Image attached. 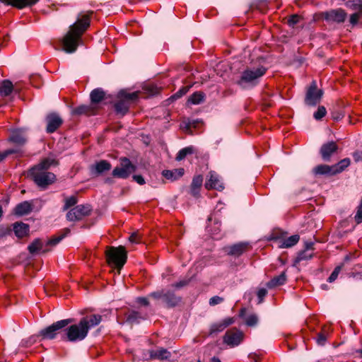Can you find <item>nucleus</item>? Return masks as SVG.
<instances>
[{
	"instance_id": "a878e982",
	"label": "nucleus",
	"mask_w": 362,
	"mask_h": 362,
	"mask_svg": "<svg viewBox=\"0 0 362 362\" xmlns=\"http://www.w3.org/2000/svg\"><path fill=\"white\" fill-rule=\"evenodd\" d=\"M163 301L166 304L168 308L175 307L180 301V298L177 297L173 292L165 291Z\"/></svg>"
},
{
	"instance_id": "c03bdc74",
	"label": "nucleus",
	"mask_w": 362,
	"mask_h": 362,
	"mask_svg": "<svg viewBox=\"0 0 362 362\" xmlns=\"http://www.w3.org/2000/svg\"><path fill=\"white\" fill-rule=\"evenodd\" d=\"M191 86H186L182 87L178 91H177L173 95L171 96V98L173 100H177L183 95H185L190 89Z\"/></svg>"
},
{
	"instance_id": "aec40b11",
	"label": "nucleus",
	"mask_w": 362,
	"mask_h": 362,
	"mask_svg": "<svg viewBox=\"0 0 362 362\" xmlns=\"http://www.w3.org/2000/svg\"><path fill=\"white\" fill-rule=\"evenodd\" d=\"M8 141L18 146L16 148H19L21 150V146H23L26 143L27 139L22 131L14 130L11 132V136L8 138Z\"/></svg>"
},
{
	"instance_id": "6ab92c4d",
	"label": "nucleus",
	"mask_w": 362,
	"mask_h": 362,
	"mask_svg": "<svg viewBox=\"0 0 362 362\" xmlns=\"http://www.w3.org/2000/svg\"><path fill=\"white\" fill-rule=\"evenodd\" d=\"M234 322L233 317H227L222 322L214 323L211 325L209 329V335L221 332L224 330L228 326Z\"/></svg>"
},
{
	"instance_id": "f8f14e48",
	"label": "nucleus",
	"mask_w": 362,
	"mask_h": 362,
	"mask_svg": "<svg viewBox=\"0 0 362 362\" xmlns=\"http://www.w3.org/2000/svg\"><path fill=\"white\" fill-rule=\"evenodd\" d=\"M328 22L343 23L346 17V13L341 8L332 9L320 14Z\"/></svg>"
},
{
	"instance_id": "7ed1b4c3",
	"label": "nucleus",
	"mask_w": 362,
	"mask_h": 362,
	"mask_svg": "<svg viewBox=\"0 0 362 362\" xmlns=\"http://www.w3.org/2000/svg\"><path fill=\"white\" fill-rule=\"evenodd\" d=\"M92 13L93 11H90L83 15L81 18H78L76 22L70 26L69 30L64 36L62 42L65 52L71 53L76 50L82 35L90 25Z\"/></svg>"
},
{
	"instance_id": "864d4df0",
	"label": "nucleus",
	"mask_w": 362,
	"mask_h": 362,
	"mask_svg": "<svg viewBox=\"0 0 362 362\" xmlns=\"http://www.w3.org/2000/svg\"><path fill=\"white\" fill-rule=\"evenodd\" d=\"M224 299L220 296H215L209 299V305L214 306L223 302Z\"/></svg>"
},
{
	"instance_id": "603ef678",
	"label": "nucleus",
	"mask_w": 362,
	"mask_h": 362,
	"mask_svg": "<svg viewBox=\"0 0 362 362\" xmlns=\"http://www.w3.org/2000/svg\"><path fill=\"white\" fill-rule=\"evenodd\" d=\"M129 240L132 243H136V244L139 243L141 240V235H140L139 233L134 232V233H132V235L129 238Z\"/></svg>"
},
{
	"instance_id": "a19ab883",
	"label": "nucleus",
	"mask_w": 362,
	"mask_h": 362,
	"mask_svg": "<svg viewBox=\"0 0 362 362\" xmlns=\"http://www.w3.org/2000/svg\"><path fill=\"white\" fill-rule=\"evenodd\" d=\"M313 252H308V251H301L298 254V256L296 258L295 263H299L300 262L303 260H308L313 257Z\"/></svg>"
},
{
	"instance_id": "cd10ccee",
	"label": "nucleus",
	"mask_w": 362,
	"mask_h": 362,
	"mask_svg": "<svg viewBox=\"0 0 362 362\" xmlns=\"http://www.w3.org/2000/svg\"><path fill=\"white\" fill-rule=\"evenodd\" d=\"M184 172L185 170L183 168H178L173 170H164L162 172V175L168 180H176L184 175Z\"/></svg>"
},
{
	"instance_id": "6e6552de",
	"label": "nucleus",
	"mask_w": 362,
	"mask_h": 362,
	"mask_svg": "<svg viewBox=\"0 0 362 362\" xmlns=\"http://www.w3.org/2000/svg\"><path fill=\"white\" fill-rule=\"evenodd\" d=\"M119 161V166L114 168L112 175L114 177L127 179L136 170V166L126 157L121 158Z\"/></svg>"
},
{
	"instance_id": "423d86ee",
	"label": "nucleus",
	"mask_w": 362,
	"mask_h": 362,
	"mask_svg": "<svg viewBox=\"0 0 362 362\" xmlns=\"http://www.w3.org/2000/svg\"><path fill=\"white\" fill-rule=\"evenodd\" d=\"M105 254L108 264L117 268L119 271L127 262V252L124 246L109 247Z\"/></svg>"
},
{
	"instance_id": "774afa93",
	"label": "nucleus",
	"mask_w": 362,
	"mask_h": 362,
	"mask_svg": "<svg viewBox=\"0 0 362 362\" xmlns=\"http://www.w3.org/2000/svg\"><path fill=\"white\" fill-rule=\"evenodd\" d=\"M49 250V249L45 248V249L42 250V252L45 253V252H48Z\"/></svg>"
},
{
	"instance_id": "dca6fc26",
	"label": "nucleus",
	"mask_w": 362,
	"mask_h": 362,
	"mask_svg": "<svg viewBox=\"0 0 362 362\" xmlns=\"http://www.w3.org/2000/svg\"><path fill=\"white\" fill-rule=\"evenodd\" d=\"M47 133H54L62 124L63 120L61 117L57 113L49 114L46 117Z\"/></svg>"
},
{
	"instance_id": "72a5a7b5",
	"label": "nucleus",
	"mask_w": 362,
	"mask_h": 362,
	"mask_svg": "<svg viewBox=\"0 0 362 362\" xmlns=\"http://www.w3.org/2000/svg\"><path fill=\"white\" fill-rule=\"evenodd\" d=\"M351 163L349 158H344L341 160L337 164L332 165L334 173L337 174L344 171Z\"/></svg>"
},
{
	"instance_id": "13d9d810",
	"label": "nucleus",
	"mask_w": 362,
	"mask_h": 362,
	"mask_svg": "<svg viewBox=\"0 0 362 362\" xmlns=\"http://www.w3.org/2000/svg\"><path fill=\"white\" fill-rule=\"evenodd\" d=\"M188 283H189V280L183 279V280H181V281L173 284L172 286L176 288H180L182 287L187 286L188 284Z\"/></svg>"
},
{
	"instance_id": "6e6d98bb",
	"label": "nucleus",
	"mask_w": 362,
	"mask_h": 362,
	"mask_svg": "<svg viewBox=\"0 0 362 362\" xmlns=\"http://www.w3.org/2000/svg\"><path fill=\"white\" fill-rule=\"evenodd\" d=\"M300 17L298 15H292L288 19V23L290 26H294L299 22Z\"/></svg>"
},
{
	"instance_id": "3c124183",
	"label": "nucleus",
	"mask_w": 362,
	"mask_h": 362,
	"mask_svg": "<svg viewBox=\"0 0 362 362\" xmlns=\"http://www.w3.org/2000/svg\"><path fill=\"white\" fill-rule=\"evenodd\" d=\"M331 115H332V118L334 120L339 121L344 117V114L340 110H335L332 111Z\"/></svg>"
},
{
	"instance_id": "ea45409f",
	"label": "nucleus",
	"mask_w": 362,
	"mask_h": 362,
	"mask_svg": "<svg viewBox=\"0 0 362 362\" xmlns=\"http://www.w3.org/2000/svg\"><path fill=\"white\" fill-rule=\"evenodd\" d=\"M328 337V328L327 327H324L322 329V331L318 333L317 337V342L320 345H324L327 341Z\"/></svg>"
},
{
	"instance_id": "2f4dec72",
	"label": "nucleus",
	"mask_w": 362,
	"mask_h": 362,
	"mask_svg": "<svg viewBox=\"0 0 362 362\" xmlns=\"http://www.w3.org/2000/svg\"><path fill=\"white\" fill-rule=\"evenodd\" d=\"M13 90V86L9 80H4L0 84V95L8 96Z\"/></svg>"
},
{
	"instance_id": "680f3d73",
	"label": "nucleus",
	"mask_w": 362,
	"mask_h": 362,
	"mask_svg": "<svg viewBox=\"0 0 362 362\" xmlns=\"http://www.w3.org/2000/svg\"><path fill=\"white\" fill-rule=\"evenodd\" d=\"M199 122L198 120H193V121H192V122H189L187 124L186 127H187V129H190L191 127H194V128H195V127H197V124H198V123H199Z\"/></svg>"
},
{
	"instance_id": "a18cd8bd",
	"label": "nucleus",
	"mask_w": 362,
	"mask_h": 362,
	"mask_svg": "<svg viewBox=\"0 0 362 362\" xmlns=\"http://www.w3.org/2000/svg\"><path fill=\"white\" fill-rule=\"evenodd\" d=\"M326 108L324 106H320L317 110L314 113L313 117L316 120H320L326 115Z\"/></svg>"
},
{
	"instance_id": "09e8293b",
	"label": "nucleus",
	"mask_w": 362,
	"mask_h": 362,
	"mask_svg": "<svg viewBox=\"0 0 362 362\" xmlns=\"http://www.w3.org/2000/svg\"><path fill=\"white\" fill-rule=\"evenodd\" d=\"M362 18V13H354L353 14L351 15L350 16V19H349V21H350V23L352 25H356L359 20Z\"/></svg>"
},
{
	"instance_id": "f257e3e1",
	"label": "nucleus",
	"mask_w": 362,
	"mask_h": 362,
	"mask_svg": "<svg viewBox=\"0 0 362 362\" xmlns=\"http://www.w3.org/2000/svg\"><path fill=\"white\" fill-rule=\"evenodd\" d=\"M102 321L100 315H90L82 317L79 322L65 327L61 335L63 341L78 342L83 340L88 335L90 329L98 325Z\"/></svg>"
},
{
	"instance_id": "c9c22d12",
	"label": "nucleus",
	"mask_w": 362,
	"mask_h": 362,
	"mask_svg": "<svg viewBox=\"0 0 362 362\" xmlns=\"http://www.w3.org/2000/svg\"><path fill=\"white\" fill-rule=\"evenodd\" d=\"M205 94L203 92L197 91L194 93L188 99V102L193 105H198L204 100Z\"/></svg>"
},
{
	"instance_id": "4be33fe9",
	"label": "nucleus",
	"mask_w": 362,
	"mask_h": 362,
	"mask_svg": "<svg viewBox=\"0 0 362 362\" xmlns=\"http://www.w3.org/2000/svg\"><path fill=\"white\" fill-rule=\"evenodd\" d=\"M149 356L151 359L169 360L171 353L165 348H158L156 350L149 351Z\"/></svg>"
},
{
	"instance_id": "5701e85b",
	"label": "nucleus",
	"mask_w": 362,
	"mask_h": 362,
	"mask_svg": "<svg viewBox=\"0 0 362 362\" xmlns=\"http://www.w3.org/2000/svg\"><path fill=\"white\" fill-rule=\"evenodd\" d=\"M203 177L201 175L194 176L190 185V194L194 197H199L200 188L202 186Z\"/></svg>"
},
{
	"instance_id": "39448f33",
	"label": "nucleus",
	"mask_w": 362,
	"mask_h": 362,
	"mask_svg": "<svg viewBox=\"0 0 362 362\" xmlns=\"http://www.w3.org/2000/svg\"><path fill=\"white\" fill-rule=\"evenodd\" d=\"M266 71L267 69L263 66L247 68L242 73L237 83L243 88L254 86L258 83V80L266 74Z\"/></svg>"
},
{
	"instance_id": "4468645a",
	"label": "nucleus",
	"mask_w": 362,
	"mask_h": 362,
	"mask_svg": "<svg viewBox=\"0 0 362 362\" xmlns=\"http://www.w3.org/2000/svg\"><path fill=\"white\" fill-rule=\"evenodd\" d=\"M207 177L208 179L204 185L207 189H214L218 191H222L224 189L223 183L216 173L210 171Z\"/></svg>"
},
{
	"instance_id": "4d7b16f0",
	"label": "nucleus",
	"mask_w": 362,
	"mask_h": 362,
	"mask_svg": "<svg viewBox=\"0 0 362 362\" xmlns=\"http://www.w3.org/2000/svg\"><path fill=\"white\" fill-rule=\"evenodd\" d=\"M165 291H158L155 292H152L149 294V296L154 299H162L164 296Z\"/></svg>"
},
{
	"instance_id": "412c9836",
	"label": "nucleus",
	"mask_w": 362,
	"mask_h": 362,
	"mask_svg": "<svg viewBox=\"0 0 362 362\" xmlns=\"http://www.w3.org/2000/svg\"><path fill=\"white\" fill-rule=\"evenodd\" d=\"M2 3L12 6L18 9L35 4L39 0H0Z\"/></svg>"
},
{
	"instance_id": "f704fd0d",
	"label": "nucleus",
	"mask_w": 362,
	"mask_h": 362,
	"mask_svg": "<svg viewBox=\"0 0 362 362\" xmlns=\"http://www.w3.org/2000/svg\"><path fill=\"white\" fill-rule=\"evenodd\" d=\"M43 243L39 238L34 240L28 247L29 252L34 255L42 250Z\"/></svg>"
},
{
	"instance_id": "bb28decb",
	"label": "nucleus",
	"mask_w": 362,
	"mask_h": 362,
	"mask_svg": "<svg viewBox=\"0 0 362 362\" xmlns=\"http://www.w3.org/2000/svg\"><path fill=\"white\" fill-rule=\"evenodd\" d=\"M13 231L18 238H22L28 235L29 226L26 223L16 222L13 224Z\"/></svg>"
},
{
	"instance_id": "bf43d9fd",
	"label": "nucleus",
	"mask_w": 362,
	"mask_h": 362,
	"mask_svg": "<svg viewBox=\"0 0 362 362\" xmlns=\"http://www.w3.org/2000/svg\"><path fill=\"white\" fill-rule=\"evenodd\" d=\"M136 302L145 306L149 305V301L146 297H139L136 298Z\"/></svg>"
},
{
	"instance_id": "e433bc0d",
	"label": "nucleus",
	"mask_w": 362,
	"mask_h": 362,
	"mask_svg": "<svg viewBox=\"0 0 362 362\" xmlns=\"http://www.w3.org/2000/svg\"><path fill=\"white\" fill-rule=\"evenodd\" d=\"M346 6L356 11L355 13H362V0H349L346 1Z\"/></svg>"
},
{
	"instance_id": "e2e57ef3",
	"label": "nucleus",
	"mask_w": 362,
	"mask_h": 362,
	"mask_svg": "<svg viewBox=\"0 0 362 362\" xmlns=\"http://www.w3.org/2000/svg\"><path fill=\"white\" fill-rule=\"evenodd\" d=\"M313 243H308L305 245V250L304 251H308V252H313Z\"/></svg>"
},
{
	"instance_id": "9d476101",
	"label": "nucleus",
	"mask_w": 362,
	"mask_h": 362,
	"mask_svg": "<svg viewBox=\"0 0 362 362\" xmlns=\"http://www.w3.org/2000/svg\"><path fill=\"white\" fill-rule=\"evenodd\" d=\"M92 207L89 204H80L71 208L66 214V219L69 221H79L89 216Z\"/></svg>"
},
{
	"instance_id": "2eb2a0df",
	"label": "nucleus",
	"mask_w": 362,
	"mask_h": 362,
	"mask_svg": "<svg viewBox=\"0 0 362 362\" xmlns=\"http://www.w3.org/2000/svg\"><path fill=\"white\" fill-rule=\"evenodd\" d=\"M98 111V105L90 103L89 105H81L72 109L71 114L77 116H90L96 115Z\"/></svg>"
},
{
	"instance_id": "de8ad7c7",
	"label": "nucleus",
	"mask_w": 362,
	"mask_h": 362,
	"mask_svg": "<svg viewBox=\"0 0 362 362\" xmlns=\"http://www.w3.org/2000/svg\"><path fill=\"white\" fill-rule=\"evenodd\" d=\"M354 219L357 224L362 222V199L359 206L357 207V211L354 216Z\"/></svg>"
},
{
	"instance_id": "58836bf2",
	"label": "nucleus",
	"mask_w": 362,
	"mask_h": 362,
	"mask_svg": "<svg viewBox=\"0 0 362 362\" xmlns=\"http://www.w3.org/2000/svg\"><path fill=\"white\" fill-rule=\"evenodd\" d=\"M64 202V204L62 207V211H67L69 209L74 206L78 202V199L76 196L73 195L69 197H65Z\"/></svg>"
},
{
	"instance_id": "338daca9",
	"label": "nucleus",
	"mask_w": 362,
	"mask_h": 362,
	"mask_svg": "<svg viewBox=\"0 0 362 362\" xmlns=\"http://www.w3.org/2000/svg\"><path fill=\"white\" fill-rule=\"evenodd\" d=\"M211 362H221V360L216 357V356H214L211 359Z\"/></svg>"
},
{
	"instance_id": "5fc2aeb1",
	"label": "nucleus",
	"mask_w": 362,
	"mask_h": 362,
	"mask_svg": "<svg viewBox=\"0 0 362 362\" xmlns=\"http://www.w3.org/2000/svg\"><path fill=\"white\" fill-rule=\"evenodd\" d=\"M267 289L262 288H260L257 291V297L259 298V302L258 303H262L263 300H264V298L267 296Z\"/></svg>"
},
{
	"instance_id": "393cba45",
	"label": "nucleus",
	"mask_w": 362,
	"mask_h": 362,
	"mask_svg": "<svg viewBox=\"0 0 362 362\" xmlns=\"http://www.w3.org/2000/svg\"><path fill=\"white\" fill-rule=\"evenodd\" d=\"M111 169V164L105 160H100L94 165H92L90 170L93 173L99 175Z\"/></svg>"
},
{
	"instance_id": "69168bd1",
	"label": "nucleus",
	"mask_w": 362,
	"mask_h": 362,
	"mask_svg": "<svg viewBox=\"0 0 362 362\" xmlns=\"http://www.w3.org/2000/svg\"><path fill=\"white\" fill-rule=\"evenodd\" d=\"M246 312V309L245 308H241L240 310V317H243L244 315H245V313Z\"/></svg>"
},
{
	"instance_id": "f03ea898",
	"label": "nucleus",
	"mask_w": 362,
	"mask_h": 362,
	"mask_svg": "<svg viewBox=\"0 0 362 362\" xmlns=\"http://www.w3.org/2000/svg\"><path fill=\"white\" fill-rule=\"evenodd\" d=\"M58 165V161L54 158H46L38 164L32 167L28 171V177L31 179L40 189H45L48 186L55 182L56 175L48 170L51 166Z\"/></svg>"
},
{
	"instance_id": "49530a36",
	"label": "nucleus",
	"mask_w": 362,
	"mask_h": 362,
	"mask_svg": "<svg viewBox=\"0 0 362 362\" xmlns=\"http://www.w3.org/2000/svg\"><path fill=\"white\" fill-rule=\"evenodd\" d=\"M258 317L256 314H251L245 319V323L247 326L252 327L257 324Z\"/></svg>"
},
{
	"instance_id": "c85d7f7f",
	"label": "nucleus",
	"mask_w": 362,
	"mask_h": 362,
	"mask_svg": "<svg viewBox=\"0 0 362 362\" xmlns=\"http://www.w3.org/2000/svg\"><path fill=\"white\" fill-rule=\"evenodd\" d=\"M105 93L102 88L93 90L90 94V103L98 105L105 98Z\"/></svg>"
},
{
	"instance_id": "8fccbe9b",
	"label": "nucleus",
	"mask_w": 362,
	"mask_h": 362,
	"mask_svg": "<svg viewBox=\"0 0 362 362\" xmlns=\"http://www.w3.org/2000/svg\"><path fill=\"white\" fill-rule=\"evenodd\" d=\"M64 236H57V237H52L50 238L46 243V247L48 246H55L57 244H58L62 239Z\"/></svg>"
},
{
	"instance_id": "9b49d317",
	"label": "nucleus",
	"mask_w": 362,
	"mask_h": 362,
	"mask_svg": "<svg viewBox=\"0 0 362 362\" xmlns=\"http://www.w3.org/2000/svg\"><path fill=\"white\" fill-rule=\"evenodd\" d=\"M272 239L279 240V247L288 248L297 244L299 241L300 237L298 235H293L286 238L284 233L278 231L272 233Z\"/></svg>"
},
{
	"instance_id": "b1692460",
	"label": "nucleus",
	"mask_w": 362,
	"mask_h": 362,
	"mask_svg": "<svg viewBox=\"0 0 362 362\" xmlns=\"http://www.w3.org/2000/svg\"><path fill=\"white\" fill-rule=\"evenodd\" d=\"M32 210L33 204L28 201H24L16 205L14 211L16 215L23 216L28 214Z\"/></svg>"
},
{
	"instance_id": "4c0bfd02",
	"label": "nucleus",
	"mask_w": 362,
	"mask_h": 362,
	"mask_svg": "<svg viewBox=\"0 0 362 362\" xmlns=\"http://www.w3.org/2000/svg\"><path fill=\"white\" fill-rule=\"evenodd\" d=\"M194 153V147L187 146L182 148L178 151L176 155L175 159L177 161H181L185 158L187 155L192 154Z\"/></svg>"
},
{
	"instance_id": "1a4fd4ad",
	"label": "nucleus",
	"mask_w": 362,
	"mask_h": 362,
	"mask_svg": "<svg viewBox=\"0 0 362 362\" xmlns=\"http://www.w3.org/2000/svg\"><path fill=\"white\" fill-rule=\"evenodd\" d=\"M322 95L323 91L317 88L316 81H313L307 88L304 103L308 106H315L320 102Z\"/></svg>"
},
{
	"instance_id": "0eeeda50",
	"label": "nucleus",
	"mask_w": 362,
	"mask_h": 362,
	"mask_svg": "<svg viewBox=\"0 0 362 362\" xmlns=\"http://www.w3.org/2000/svg\"><path fill=\"white\" fill-rule=\"evenodd\" d=\"M74 321L73 319H64L54 322L47 327L42 329L40 332V336L43 339H54L57 335L62 332V330L66 327L69 324Z\"/></svg>"
},
{
	"instance_id": "c756f323",
	"label": "nucleus",
	"mask_w": 362,
	"mask_h": 362,
	"mask_svg": "<svg viewBox=\"0 0 362 362\" xmlns=\"http://www.w3.org/2000/svg\"><path fill=\"white\" fill-rule=\"evenodd\" d=\"M286 281V272H283L280 275L274 276L272 279L267 283L269 288H272L279 286L284 285Z\"/></svg>"
},
{
	"instance_id": "79ce46f5",
	"label": "nucleus",
	"mask_w": 362,
	"mask_h": 362,
	"mask_svg": "<svg viewBox=\"0 0 362 362\" xmlns=\"http://www.w3.org/2000/svg\"><path fill=\"white\" fill-rule=\"evenodd\" d=\"M22 151L19 148H14L11 149H7L3 152L0 153V162L4 160L8 155L13 153H22Z\"/></svg>"
},
{
	"instance_id": "473e14b6",
	"label": "nucleus",
	"mask_w": 362,
	"mask_h": 362,
	"mask_svg": "<svg viewBox=\"0 0 362 362\" xmlns=\"http://www.w3.org/2000/svg\"><path fill=\"white\" fill-rule=\"evenodd\" d=\"M144 319L145 317H143L139 312L135 310H132L127 315V322L130 324L139 323L140 320Z\"/></svg>"
},
{
	"instance_id": "0e129e2a",
	"label": "nucleus",
	"mask_w": 362,
	"mask_h": 362,
	"mask_svg": "<svg viewBox=\"0 0 362 362\" xmlns=\"http://www.w3.org/2000/svg\"><path fill=\"white\" fill-rule=\"evenodd\" d=\"M350 276H352L353 278L357 279H362V273H361V272L351 273L350 274Z\"/></svg>"
},
{
	"instance_id": "ddd939ff",
	"label": "nucleus",
	"mask_w": 362,
	"mask_h": 362,
	"mask_svg": "<svg viewBox=\"0 0 362 362\" xmlns=\"http://www.w3.org/2000/svg\"><path fill=\"white\" fill-rule=\"evenodd\" d=\"M243 339V334L237 329L228 330L223 337L224 343L230 346H238Z\"/></svg>"
},
{
	"instance_id": "37998d69",
	"label": "nucleus",
	"mask_w": 362,
	"mask_h": 362,
	"mask_svg": "<svg viewBox=\"0 0 362 362\" xmlns=\"http://www.w3.org/2000/svg\"><path fill=\"white\" fill-rule=\"evenodd\" d=\"M343 266H344V264H341V265L337 266L334 268V271L332 272V274H330V276L327 279V281L328 282L332 283L333 281H334L337 279V277L339 276V274L340 273V272L342 269Z\"/></svg>"
},
{
	"instance_id": "052dcab7",
	"label": "nucleus",
	"mask_w": 362,
	"mask_h": 362,
	"mask_svg": "<svg viewBox=\"0 0 362 362\" xmlns=\"http://www.w3.org/2000/svg\"><path fill=\"white\" fill-rule=\"evenodd\" d=\"M133 180L141 185H144L145 183V180H144V177L140 175H134Z\"/></svg>"
},
{
	"instance_id": "f3484780",
	"label": "nucleus",
	"mask_w": 362,
	"mask_h": 362,
	"mask_svg": "<svg viewBox=\"0 0 362 362\" xmlns=\"http://www.w3.org/2000/svg\"><path fill=\"white\" fill-rule=\"evenodd\" d=\"M338 149V146L334 141H329L324 144L320 148V154L324 160H329L331 156Z\"/></svg>"
},
{
	"instance_id": "20e7f679",
	"label": "nucleus",
	"mask_w": 362,
	"mask_h": 362,
	"mask_svg": "<svg viewBox=\"0 0 362 362\" xmlns=\"http://www.w3.org/2000/svg\"><path fill=\"white\" fill-rule=\"evenodd\" d=\"M139 92L128 93L122 90L117 94V100L114 107L117 115L123 117L129 110L132 104H133L139 98Z\"/></svg>"
},
{
	"instance_id": "7c9ffc66",
	"label": "nucleus",
	"mask_w": 362,
	"mask_h": 362,
	"mask_svg": "<svg viewBox=\"0 0 362 362\" xmlns=\"http://www.w3.org/2000/svg\"><path fill=\"white\" fill-rule=\"evenodd\" d=\"M313 173L315 175H335L334 173V169L332 168V165L329 166L327 165H319L316 166L313 169Z\"/></svg>"
},
{
	"instance_id": "a211bd4d",
	"label": "nucleus",
	"mask_w": 362,
	"mask_h": 362,
	"mask_svg": "<svg viewBox=\"0 0 362 362\" xmlns=\"http://www.w3.org/2000/svg\"><path fill=\"white\" fill-rule=\"evenodd\" d=\"M250 248L248 243H239L228 247V253L230 255L239 257Z\"/></svg>"
}]
</instances>
